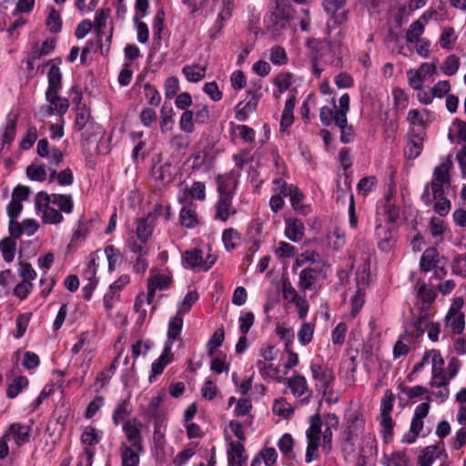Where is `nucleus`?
I'll return each mask as SVG.
<instances>
[{
	"mask_svg": "<svg viewBox=\"0 0 466 466\" xmlns=\"http://www.w3.org/2000/svg\"><path fill=\"white\" fill-rule=\"evenodd\" d=\"M270 15L290 21L294 15V9L289 0H271Z\"/></svg>",
	"mask_w": 466,
	"mask_h": 466,
	"instance_id": "nucleus-13",
	"label": "nucleus"
},
{
	"mask_svg": "<svg viewBox=\"0 0 466 466\" xmlns=\"http://www.w3.org/2000/svg\"><path fill=\"white\" fill-rule=\"evenodd\" d=\"M414 289L416 290V297L418 299L426 305L433 303L437 297V291L434 287L421 282L420 279L417 281Z\"/></svg>",
	"mask_w": 466,
	"mask_h": 466,
	"instance_id": "nucleus-19",
	"label": "nucleus"
},
{
	"mask_svg": "<svg viewBox=\"0 0 466 466\" xmlns=\"http://www.w3.org/2000/svg\"><path fill=\"white\" fill-rule=\"evenodd\" d=\"M357 284H358V289L356 290L354 296L350 299L351 305H352L351 314L353 316L358 314L360 309L362 308V306L364 304V297H365L364 290L360 287V277H357Z\"/></svg>",
	"mask_w": 466,
	"mask_h": 466,
	"instance_id": "nucleus-53",
	"label": "nucleus"
},
{
	"mask_svg": "<svg viewBox=\"0 0 466 466\" xmlns=\"http://www.w3.org/2000/svg\"><path fill=\"white\" fill-rule=\"evenodd\" d=\"M38 206L52 204L56 206L61 212L70 214L74 209V201L70 194H47L45 191L37 193Z\"/></svg>",
	"mask_w": 466,
	"mask_h": 466,
	"instance_id": "nucleus-5",
	"label": "nucleus"
},
{
	"mask_svg": "<svg viewBox=\"0 0 466 466\" xmlns=\"http://www.w3.org/2000/svg\"><path fill=\"white\" fill-rule=\"evenodd\" d=\"M314 329L310 323H304L301 325L299 332L298 339L302 345L309 344L313 337Z\"/></svg>",
	"mask_w": 466,
	"mask_h": 466,
	"instance_id": "nucleus-63",
	"label": "nucleus"
},
{
	"mask_svg": "<svg viewBox=\"0 0 466 466\" xmlns=\"http://www.w3.org/2000/svg\"><path fill=\"white\" fill-rule=\"evenodd\" d=\"M447 326L455 334H461L465 326L464 315L452 305L446 315Z\"/></svg>",
	"mask_w": 466,
	"mask_h": 466,
	"instance_id": "nucleus-18",
	"label": "nucleus"
},
{
	"mask_svg": "<svg viewBox=\"0 0 466 466\" xmlns=\"http://www.w3.org/2000/svg\"><path fill=\"white\" fill-rule=\"evenodd\" d=\"M325 43L329 47V53L333 56L332 59L328 62L335 67H341L342 58L346 55V48L339 40L332 41L330 39H325Z\"/></svg>",
	"mask_w": 466,
	"mask_h": 466,
	"instance_id": "nucleus-20",
	"label": "nucleus"
},
{
	"mask_svg": "<svg viewBox=\"0 0 466 466\" xmlns=\"http://www.w3.org/2000/svg\"><path fill=\"white\" fill-rule=\"evenodd\" d=\"M155 215L149 213L146 218H140L136 220V231L130 234L140 239L148 241L154 229Z\"/></svg>",
	"mask_w": 466,
	"mask_h": 466,
	"instance_id": "nucleus-12",
	"label": "nucleus"
},
{
	"mask_svg": "<svg viewBox=\"0 0 466 466\" xmlns=\"http://www.w3.org/2000/svg\"><path fill=\"white\" fill-rule=\"evenodd\" d=\"M198 299V294L196 290L187 292L183 301L177 305V312L182 315L187 313Z\"/></svg>",
	"mask_w": 466,
	"mask_h": 466,
	"instance_id": "nucleus-52",
	"label": "nucleus"
},
{
	"mask_svg": "<svg viewBox=\"0 0 466 466\" xmlns=\"http://www.w3.org/2000/svg\"><path fill=\"white\" fill-rule=\"evenodd\" d=\"M452 273L466 278V253L457 256L451 263Z\"/></svg>",
	"mask_w": 466,
	"mask_h": 466,
	"instance_id": "nucleus-62",
	"label": "nucleus"
},
{
	"mask_svg": "<svg viewBox=\"0 0 466 466\" xmlns=\"http://www.w3.org/2000/svg\"><path fill=\"white\" fill-rule=\"evenodd\" d=\"M16 243L11 238H5L0 240V252L6 262H12L15 258Z\"/></svg>",
	"mask_w": 466,
	"mask_h": 466,
	"instance_id": "nucleus-37",
	"label": "nucleus"
},
{
	"mask_svg": "<svg viewBox=\"0 0 466 466\" xmlns=\"http://www.w3.org/2000/svg\"><path fill=\"white\" fill-rule=\"evenodd\" d=\"M323 422L319 414L309 417V427L306 431L307 441L320 442Z\"/></svg>",
	"mask_w": 466,
	"mask_h": 466,
	"instance_id": "nucleus-26",
	"label": "nucleus"
},
{
	"mask_svg": "<svg viewBox=\"0 0 466 466\" xmlns=\"http://www.w3.org/2000/svg\"><path fill=\"white\" fill-rule=\"evenodd\" d=\"M456 40L455 31L452 27H445L440 37V45L444 49H451Z\"/></svg>",
	"mask_w": 466,
	"mask_h": 466,
	"instance_id": "nucleus-60",
	"label": "nucleus"
},
{
	"mask_svg": "<svg viewBox=\"0 0 466 466\" xmlns=\"http://www.w3.org/2000/svg\"><path fill=\"white\" fill-rule=\"evenodd\" d=\"M450 380L448 374L444 373L443 368L432 367V378L431 382L432 387L441 388L442 386H448Z\"/></svg>",
	"mask_w": 466,
	"mask_h": 466,
	"instance_id": "nucleus-49",
	"label": "nucleus"
},
{
	"mask_svg": "<svg viewBox=\"0 0 466 466\" xmlns=\"http://www.w3.org/2000/svg\"><path fill=\"white\" fill-rule=\"evenodd\" d=\"M46 26L52 33H59L62 28V20L58 11L52 9L46 19Z\"/></svg>",
	"mask_w": 466,
	"mask_h": 466,
	"instance_id": "nucleus-56",
	"label": "nucleus"
},
{
	"mask_svg": "<svg viewBox=\"0 0 466 466\" xmlns=\"http://www.w3.org/2000/svg\"><path fill=\"white\" fill-rule=\"evenodd\" d=\"M17 117L13 113L6 116V124L4 127L2 136L0 137V153L5 147L9 146L15 137Z\"/></svg>",
	"mask_w": 466,
	"mask_h": 466,
	"instance_id": "nucleus-16",
	"label": "nucleus"
},
{
	"mask_svg": "<svg viewBox=\"0 0 466 466\" xmlns=\"http://www.w3.org/2000/svg\"><path fill=\"white\" fill-rule=\"evenodd\" d=\"M146 240L140 239L137 237L130 234L127 239L128 249L137 255L147 256L148 254V247Z\"/></svg>",
	"mask_w": 466,
	"mask_h": 466,
	"instance_id": "nucleus-35",
	"label": "nucleus"
},
{
	"mask_svg": "<svg viewBox=\"0 0 466 466\" xmlns=\"http://www.w3.org/2000/svg\"><path fill=\"white\" fill-rule=\"evenodd\" d=\"M423 137L414 134L410 137L404 149V156L408 159L417 158L423 149Z\"/></svg>",
	"mask_w": 466,
	"mask_h": 466,
	"instance_id": "nucleus-23",
	"label": "nucleus"
},
{
	"mask_svg": "<svg viewBox=\"0 0 466 466\" xmlns=\"http://www.w3.org/2000/svg\"><path fill=\"white\" fill-rule=\"evenodd\" d=\"M46 99L49 106L41 107L40 113L43 116H50L52 115L63 116L69 108L68 99L60 96L59 92L46 93Z\"/></svg>",
	"mask_w": 466,
	"mask_h": 466,
	"instance_id": "nucleus-7",
	"label": "nucleus"
},
{
	"mask_svg": "<svg viewBox=\"0 0 466 466\" xmlns=\"http://www.w3.org/2000/svg\"><path fill=\"white\" fill-rule=\"evenodd\" d=\"M231 16V12L229 7H224L218 14V18L213 25V27L209 31V35L211 38H216L218 34L221 31L224 26V21L228 20Z\"/></svg>",
	"mask_w": 466,
	"mask_h": 466,
	"instance_id": "nucleus-48",
	"label": "nucleus"
},
{
	"mask_svg": "<svg viewBox=\"0 0 466 466\" xmlns=\"http://www.w3.org/2000/svg\"><path fill=\"white\" fill-rule=\"evenodd\" d=\"M441 68L446 76L455 75L460 68V58L455 55H450L446 57Z\"/></svg>",
	"mask_w": 466,
	"mask_h": 466,
	"instance_id": "nucleus-50",
	"label": "nucleus"
},
{
	"mask_svg": "<svg viewBox=\"0 0 466 466\" xmlns=\"http://www.w3.org/2000/svg\"><path fill=\"white\" fill-rule=\"evenodd\" d=\"M320 269L317 268H304L299 274V289L300 291L312 289L319 279Z\"/></svg>",
	"mask_w": 466,
	"mask_h": 466,
	"instance_id": "nucleus-14",
	"label": "nucleus"
},
{
	"mask_svg": "<svg viewBox=\"0 0 466 466\" xmlns=\"http://www.w3.org/2000/svg\"><path fill=\"white\" fill-rule=\"evenodd\" d=\"M424 24L420 21H414L409 26L406 33V41L413 44L416 41L421 39L420 35L424 33Z\"/></svg>",
	"mask_w": 466,
	"mask_h": 466,
	"instance_id": "nucleus-44",
	"label": "nucleus"
},
{
	"mask_svg": "<svg viewBox=\"0 0 466 466\" xmlns=\"http://www.w3.org/2000/svg\"><path fill=\"white\" fill-rule=\"evenodd\" d=\"M282 381L286 383L291 393L297 398L302 397L307 393H309V396L311 394L308 381L303 375L295 374L290 378H282Z\"/></svg>",
	"mask_w": 466,
	"mask_h": 466,
	"instance_id": "nucleus-11",
	"label": "nucleus"
},
{
	"mask_svg": "<svg viewBox=\"0 0 466 466\" xmlns=\"http://www.w3.org/2000/svg\"><path fill=\"white\" fill-rule=\"evenodd\" d=\"M183 327V315L177 312L176 316L173 317L168 322L167 329V340H176L181 332Z\"/></svg>",
	"mask_w": 466,
	"mask_h": 466,
	"instance_id": "nucleus-36",
	"label": "nucleus"
},
{
	"mask_svg": "<svg viewBox=\"0 0 466 466\" xmlns=\"http://www.w3.org/2000/svg\"><path fill=\"white\" fill-rule=\"evenodd\" d=\"M363 431L364 420L361 414L358 412L350 413L340 433L341 450L343 451L353 452L355 451V441Z\"/></svg>",
	"mask_w": 466,
	"mask_h": 466,
	"instance_id": "nucleus-2",
	"label": "nucleus"
},
{
	"mask_svg": "<svg viewBox=\"0 0 466 466\" xmlns=\"http://www.w3.org/2000/svg\"><path fill=\"white\" fill-rule=\"evenodd\" d=\"M28 379L25 376L15 378L6 389V397L15 399L25 388L28 386Z\"/></svg>",
	"mask_w": 466,
	"mask_h": 466,
	"instance_id": "nucleus-34",
	"label": "nucleus"
},
{
	"mask_svg": "<svg viewBox=\"0 0 466 466\" xmlns=\"http://www.w3.org/2000/svg\"><path fill=\"white\" fill-rule=\"evenodd\" d=\"M272 409L275 414H278L279 416H281L285 419L290 418L294 413V410L291 405L288 403L283 398L276 400Z\"/></svg>",
	"mask_w": 466,
	"mask_h": 466,
	"instance_id": "nucleus-47",
	"label": "nucleus"
},
{
	"mask_svg": "<svg viewBox=\"0 0 466 466\" xmlns=\"http://www.w3.org/2000/svg\"><path fill=\"white\" fill-rule=\"evenodd\" d=\"M141 428L142 423L137 418L128 420L123 424V431L125 432L127 440L129 442L128 446H133L136 447V449L143 450Z\"/></svg>",
	"mask_w": 466,
	"mask_h": 466,
	"instance_id": "nucleus-8",
	"label": "nucleus"
},
{
	"mask_svg": "<svg viewBox=\"0 0 466 466\" xmlns=\"http://www.w3.org/2000/svg\"><path fill=\"white\" fill-rule=\"evenodd\" d=\"M440 262L439 252L435 248L424 250L420 259V268L423 272H429L436 268Z\"/></svg>",
	"mask_w": 466,
	"mask_h": 466,
	"instance_id": "nucleus-22",
	"label": "nucleus"
},
{
	"mask_svg": "<svg viewBox=\"0 0 466 466\" xmlns=\"http://www.w3.org/2000/svg\"><path fill=\"white\" fill-rule=\"evenodd\" d=\"M48 86L46 93L60 92L62 89V72L58 66L53 65L48 73Z\"/></svg>",
	"mask_w": 466,
	"mask_h": 466,
	"instance_id": "nucleus-27",
	"label": "nucleus"
},
{
	"mask_svg": "<svg viewBox=\"0 0 466 466\" xmlns=\"http://www.w3.org/2000/svg\"><path fill=\"white\" fill-rule=\"evenodd\" d=\"M183 259L190 268L200 267L202 268L203 252L198 248L187 250L183 254Z\"/></svg>",
	"mask_w": 466,
	"mask_h": 466,
	"instance_id": "nucleus-42",
	"label": "nucleus"
},
{
	"mask_svg": "<svg viewBox=\"0 0 466 466\" xmlns=\"http://www.w3.org/2000/svg\"><path fill=\"white\" fill-rule=\"evenodd\" d=\"M238 461H247V457L244 455V446L240 441H232L228 451V462Z\"/></svg>",
	"mask_w": 466,
	"mask_h": 466,
	"instance_id": "nucleus-57",
	"label": "nucleus"
},
{
	"mask_svg": "<svg viewBox=\"0 0 466 466\" xmlns=\"http://www.w3.org/2000/svg\"><path fill=\"white\" fill-rule=\"evenodd\" d=\"M325 430L323 431V449L330 451L332 443V430H336L339 426V418L333 414L329 413L325 417Z\"/></svg>",
	"mask_w": 466,
	"mask_h": 466,
	"instance_id": "nucleus-25",
	"label": "nucleus"
},
{
	"mask_svg": "<svg viewBox=\"0 0 466 466\" xmlns=\"http://www.w3.org/2000/svg\"><path fill=\"white\" fill-rule=\"evenodd\" d=\"M310 371L317 391L327 397L332 395V388L335 381L333 370L328 367V365L312 361L310 363Z\"/></svg>",
	"mask_w": 466,
	"mask_h": 466,
	"instance_id": "nucleus-3",
	"label": "nucleus"
},
{
	"mask_svg": "<svg viewBox=\"0 0 466 466\" xmlns=\"http://www.w3.org/2000/svg\"><path fill=\"white\" fill-rule=\"evenodd\" d=\"M304 195L299 187H296L293 188V191L289 196L290 204L299 214L306 216L309 213V207L302 203Z\"/></svg>",
	"mask_w": 466,
	"mask_h": 466,
	"instance_id": "nucleus-32",
	"label": "nucleus"
},
{
	"mask_svg": "<svg viewBox=\"0 0 466 466\" xmlns=\"http://www.w3.org/2000/svg\"><path fill=\"white\" fill-rule=\"evenodd\" d=\"M446 230V224L443 219L440 218H432L430 222V231L434 238L441 241L443 234Z\"/></svg>",
	"mask_w": 466,
	"mask_h": 466,
	"instance_id": "nucleus-51",
	"label": "nucleus"
},
{
	"mask_svg": "<svg viewBox=\"0 0 466 466\" xmlns=\"http://www.w3.org/2000/svg\"><path fill=\"white\" fill-rule=\"evenodd\" d=\"M193 116L194 112L190 110H186L181 115L179 120V127L182 131L186 133H192L195 130Z\"/></svg>",
	"mask_w": 466,
	"mask_h": 466,
	"instance_id": "nucleus-59",
	"label": "nucleus"
},
{
	"mask_svg": "<svg viewBox=\"0 0 466 466\" xmlns=\"http://www.w3.org/2000/svg\"><path fill=\"white\" fill-rule=\"evenodd\" d=\"M179 218L182 226L192 228L198 225V215L191 207H184L180 210Z\"/></svg>",
	"mask_w": 466,
	"mask_h": 466,
	"instance_id": "nucleus-39",
	"label": "nucleus"
},
{
	"mask_svg": "<svg viewBox=\"0 0 466 466\" xmlns=\"http://www.w3.org/2000/svg\"><path fill=\"white\" fill-rule=\"evenodd\" d=\"M451 166V163L446 161L436 167L433 171L432 180L440 183H445L447 184V187H449L451 184V178L449 176Z\"/></svg>",
	"mask_w": 466,
	"mask_h": 466,
	"instance_id": "nucleus-38",
	"label": "nucleus"
},
{
	"mask_svg": "<svg viewBox=\"0 0 466 466\" xmlns=\"http://www.w3.org/2000/svg\"><path fill=\"white\" fill-rule=\"evenodd\" d=\"M256 367L263 378H271L279 382L282 381V377L279 375V367L275 366L271 361L266 362L265 360H258Z\"/></svg>",
	"mask_w": 466,
	"mask_h": 466,
	"instance_id": "nucleus-29",
	"label": "nucleus"
},
{
	"mask_svg": "<svg viewBox=\"0 0 466 466\" xmlns=\"http://www.w3.org/2000/svg\"><path fill=\"white\" fill-rule=\"evenodd\" d=\"M130 414L129 404L127 401L119 403L113 414V422L115 425H119L123 422Z\"/></svg>",
	"mask_w": 466,
	"mask_h": 466,
	"instance_id": "nucleus-55",
	"label": "nucleus"
},
{
	"mask_svg": "<svg viewBox=\"0 0 466 466\" xmlns=\"http://www.w3.org/2000/svg\"><path fill=\"white\" fill-rule=\"evenodd\" d=\"M397 216V214H390V223H387L384 226L381 222L377 221L375 235L378 240V247L383 252H389L395 244V238L392 232V223L395 221Z\"/></svg>",
	"mask_w": 466,
	"mask_h": 466,
	"instance_id": "nucleus-6",
	"label": "nucleus"
},
{
	"mask_svg": "<svg viewBox=\"0 0 466 466\" xmlns=\"http://www.w3.org/2000/svg\"><path fill=\"white\" fill-rule=\"evenodd\" d=\"M101 431L92 426H87L82 433L81 441L86 445L92 446L97 444L101 441Z\"/></svg>",
	"mask_w": 466,
	"mask_h": 466,
	"instance_id": "nucleus-41",
	"label": "nucleus"
},
{
	"mask_svg": "<svg viewBox=\"0 0 466 466\" xmlns=\"http://www.w3.org/2000/svg\"><path fill=\"white\" fill-rule=\"evenodd\" d=\"M143 450L122 443L120 447L122 466H137L140 461L139 453Z\"/></svg>",
	"mask_w": 466,
	"mask_h": 466,
	"instance_id": "nucleus-21",
	"label": "nucleus"
},
{
	"mask_svg": "<svg viewBox=\"0 0 466 466\" xmlns=\"http://www.w3.org/2000/svg\"><path fill=\"white\" fill-rule=\"evenodd\" d=\"M278 87L279 94L274 93L275 97H279L280 94L288 90L292 83V74L286 72L279 74L273 81Z\"/></svg>",
	"mask_w": 466,
	"mask_h": 466,
	"instance_id": "nucleus-43",
	"label": "nucleus"
},
{
	"mask_svg": "<svg viewBox=\"0 0 466 466\" xmlns=\"http://www.w3.org/2000/svg\"><path fill=\"white\" fill-rule=\"evenodd\" d=\"M152 175L156 181L161 185H167L173 180L172 165L169 162L155 165L152 168Z\"/></svg>",
	"mask_w": 466,
	"mask_h": 466,
	"instance_id": "nucleus-24",
	"label": "nucleus"
},
{
	"mask_svg": "<svg viewBox=\"0 0 466 466\" xmlns=\"http://www.w3.org/2000/svg\"><path fill=\"white\" fill-rule=\"evenodd\" d=\"M386 459L390 466H410V459L405 451H393Z\"/></svg>",
	"mask_w": 466,
	"mask_h": 466,
	"instance_id": "nucleus-46",
	"label": "nucleus"
},
{
	"mask_svg": "<svg viewBox=\"0 0 466 466\" xmlns=\"http://www.w3.org/2000/svg\"><path fill=\"white\" fill-rule=\"evenodd\" d=\"M240 174L234 169L224 175H218L216 178L218 199L214 204L215 220L227 222L231 216L237 214L233 206V198L238 187Z\"/></svg>",
	"mask_w": 466,
	"mask_h": 466,
	"instance_id": "nucleus-1",
	"label": "nucleus"
},
{
	"mask_svg": "<svg viewBox=\"0 0 466 466\" xmlns=\"http://www.w3.org/2000/svg\"><path fill=\"white\" fill-rule=\"evenodd\" d=\"M105 254L108 261V269L113 271L116 268V265L119 263L121 259L120 251L114 246L109 245L105 248Z\"/></svg>",
	"mask_w": 466,
	"mask_h": 466,
	"instance_id": "nucleus-58",
	"label": "nucleus"
},
{
	"mask_svg": "<svg viewBox=\"0 0 466 466\" xmlns=\"http://www.w3.org/2000/svg\"><path fill=\"white\" fill-rule=\"evenodd\" d=\"M182 72L188 82L196 83L205 77L206 67L200 65L185 66Z\"/></svg>",
	"mask_w": 466,
	"mask_h": 466,
	"instance_id": "nucleus-33",
	"label": "nucleus"
},
{
	"mask_svg": "<svg viewBox=\"0 0 466 466\" xmlns=\"http://www.w3.org/2000/svg\"><path fill=\"white\" fill-rule=\"evenodd\" d=\"M259 455L266 466H273L278 459V452L272 447L264 448L260 451Z\"/></svg>",
	"mask_w": 466,
	"mask_h": 466,
	"instance_id": "nucleus-64",
	"label": "nucleus"
},
{
	"mask_svg": "<svg viewBox=\"0 0 466 466\" xmlns=\"http://www.w3.org/2000/svg\"><path fill=\"white\" fill-rule=\"evenodd\" d=\"M90 120V112L85 108H78L76 116L75 127L81 131L86 127Z\"/></svg>",
	"mask_w": 466,
	"mask_h": 466,
	"instance_id": "nucleus-61",
	"label": "nucleus"
},
{
	"mask_svg": "<svg viewBox=\"0 0 466 466\" xmlns=\"http://www.w3.org/2000/svg\"><path fill=\"white\" fill-rule=\"evenodd\" d=\"M394 395L390 390L385 391L380 401V424L384 439L391 438L393 435L394 421L390 413L393 409Z\"/></svg>",
	"mask_w": 466,
	"mask_h": 466,
	"instance_id": "nucleus-4",
	"label": "nucleus"
},
{
	"mask_svg": "<svg viewBox=\"0 0 466 466\" xmlns=\"http://www.w3.org/2000/svg\"><path fill=\"white\" fill-rule=\"evenodd\" d=\"M143 88L147 103L152 106H157L161 101V96L157 89L148 83L145 84Z\"/></svg>",
	"mask_w": 466,
	"mask_h": 466,
	"instance_id": "nucleus-54",
	"label": "nucleus"
},
{
	"mask_svg": "<svg viewBox=\"0 0 466 466\" xmlns=\"http://www.w3.org/2000/svg\"><path fill=\"white\" fill-rule=\"evenodd\" d=\"M172 276L170 274L156 273L152 274L147 279V286L155 290H164L169 288L172 283Z\"/></svg>",
	"mask_w": 466,
	"mask_h": 466,
	"instance_id": "nucleus-30",
	"label": "nucleus"
},
{
	"mask_svg": "<svg viewBox=\"0 0 466 466\" xmlns=\"http://www.w3.org/2000/svg\"><path fill=\"white\" fill-rule=\"evenodd\" d=\"M347 5V0H323L322 5L324 10L334 15L335 22L343 24L348 19V11L344 8Z\"/></svg>",
	"mask_w": 466,
	"mask_h": 466,
	"instance_id": "nucleus-10",
	"label": "nucleus"
},
{
	"mask_svg": "<svg viewBox=\"0 0 466 466\" xmlns=\"http://www.w3.org/2000/svg\"><path fill=\"white\" fill-rule=\"evenodd\" d=\"M35 207L38 213H42V220L46 224H58L63 220V215L60 210L51 207L50 204L46 206H38L37 195L35 198Z\"/></svg>",
	"mask_w": 466,
	"mask_h": 466,
	"instance_id": "nucleus-17",
	"label": "nucleus"
},
{
	"mask_svg": "<svg viewBox=\"0 0 466 466\" xmlns=\"http://www.w3.org/2000/svg\"><path fill=\"white\" fill-rule=\"evenodd\" d=\"M285 235L289 240L299 242L303 238L305 227L300 219L289 218L285 219Z\"/></svg>",
	"mask_w": 466,
	"mask_h": 466,
	"instance_id": "nucleus-15",
	"label": "nucleus"
},
{
	"mask_svg": "<svg viewBox=\"0 0 466 466\" xmlns=\"http://www.w3.org/2000/svg\"><path fill=\"white\" fill-rule=\"evenodd\" d=\"M26 176L33 181L43 182L46 179L47 172L44 166L32 163L26 168Z\"/></svg>",
	"mask_w": 466,
	"mask_h": 466,
	"instance_id": "nucleus-45",
	"label": "nucleus"
},
{
	"mask_svg": "<svg viewBox=\"0 0 466 466\" xmlns=\"http://www.w3.org/2000/svg\"><path fill=\"white\" fill-rule=\"evenodd\" d=\"M174 115L175 113L171 105L165 102L160 110V130L162 133L173 129Z\"/></svg>",
	"mask_w": 466,
	"mask_h": 466,
	"instance_id": "nucleus-28",
	"label": "nucleus"
},
{
	"mask_svg": "<svg viewBox=\"0 0 466 466\" xmlns=\"http://www.w3.org/2000/svg\"><path fill=\"white\" fill-rule=\"evenodd\" d=\"M289 21L282 18H275L269 15V22L268 24V31L274 36L278 37L282 35L283 31L287 29Z\"/></svg>",
	"mask_w": 466,
	"mask_h": 466,
	"instance_id": "nucleus-40",
	"label": "nucleus"
},
{
	"mask_svg": "<svg viewBox=\"0 0 466 466\" xmlns=\"http://www.w3.org/2000/svg\"><path fill=\"white\" fill-rule=\"evenodd\" d=\"M440 453L441 451L437 445H431L424 448L418 457L419 466H431Z\"/></svg>",
	"mask_w": 466,
	"mask_h": 466,
	"instance_id": "nucleus-31",
	"label": "nucleus"
},
{
	"mask_svg": "<svg viewBox=\"0 0 466 466\" xmlns=\"http://www.w3.org/2000/svg\"><path fill=\"white\" fill-rule=\"evenodd\" d=\"M31 428L18 422L12 423L4 434V438L14 440L17 446H22L30 441Z\"/></svg>",
	"mask_w": 466,
	"mask_h": 466,
	"instance_id": "nucleus-9",
	"label": "nucleus"
}]
</instances>
